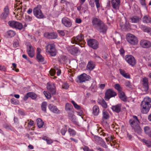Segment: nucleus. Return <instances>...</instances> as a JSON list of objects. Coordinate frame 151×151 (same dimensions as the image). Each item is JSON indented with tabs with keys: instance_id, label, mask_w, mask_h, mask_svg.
Returning <instances> with one entry per match:
<instances>
[{
	"instance_id": "f257e3e1",
	"label": "nucleus",
	"mask_w": 151,
	"mask_h": 151,
	"mask_svg": "<svg viewBox=\"0 0 151 151\" xmlns=\"http://www.w3.org/2000/svg\"><path fill=\"white\" fill-rule=\"evenodd\" d=\"M92 23L93 27L103 34L106 33L107 29V26L99 19L93 18Z\"/></svg>"
},
{
	"instance_id": "f03ea898",
	"label": "nucleus",
	"mask_w": 151,
	"mask_h": 151,
	"mask_svg": "<svg viewBox=\"0 0 151 151\" xmlns=\"http://www.w3.org/2000/svg\"><path fill=\"white\" fill-rule=\"evenodd\" d=\"M141 107L142 113L147 114L151 107V98L148 96L145 97L141 102Z\"/></svg>"
},
{
	"instance_id": "7ed1b4c3",
	"label": "nucleus",
	"mask_w": 151,
	"mask_h": 151,
	"mask_svg": "<svg viewBox=\"0 0 151 151\" xmlns=\"http://www.w3.org/2000/svg\"><path fill=\"white\" fill-rule=\"evenodd\" d=\"M129 123L134 132L139 134L142 132V129L139 125V121L136 116H133L129 120Z\"/></svg>"
},
{
	"instance_id": "20e7f679",
	"label": "nucleus",
	"mask_w": 151,
	"mask_h": 151,
	"mask_svg": "<svg viewBox=\"0 0 151 151\" xmlns=\"http://www.w3.org/2000/svg\"><path fill=\"white\" fill-rule=\"evenodd\" d=\"M9 25L13 28L21 30L23 27L22 23L15 21H10L8 22Z\"/></svg>"
},
{
	"instance_id": "39448f33",
	"label": "nucleus",
	"mask_w": 151,
	"mask_h": 151,
	"mask_svg": "<svg viewBox=\"0 0 151 151\" xmlns=\"http://www.w3.org/2000/svg\"><path fill=\"white\" fill-rule=\"evenodd\" d=\"M33 11L34 15L37 18L41 19L44 17V15L39 7V6L35 7Z\"/></svg>"
},
{
	"instance_id": "423d86ee",
	"label": "nucleus",
	"mask_w": 151,
	"mask_h": 151,
	"mask_svg": "<svg viewBox=\"0 0 151 151\" xmlns=\"http://www.w3.org/2000/svg\"><path fill=\"white\" fill-rule=\"evenodd\" d=\"M126 39L131 45H135L138 43V41L137 37L132 34H128L127 36Z\"/></svg>"
},
{
	"instance_id": "0eeeda50",
	"label": "nucleus",
	"mask_w": 151,
	"mask_h": 151,
	"mask_svg": "<svg viewBox=\"0 0 151 151\" xmlns=\"http://www.w3.org/2000/svg\"><path fill=\"white\" fill-rule=\"evenodd\" d=\"M46 52H48L52 56L56 55L55 45L54 44H48L46 46Z\"/></svg>"
},
{
	"instance_id": "6e6552de",
	"label": "nucleus",
	"mask_w": 151,
	"mask_h": 151,
	"mask_svg": "<svg viewBox=\"0 0 151 151\" xmlns=\"http://www.w3.org/2000/svg\"><path fill=\"white\" fill-rule=\"evenodd\" d=\"M117 95L116 93L111 89L106 90L104 98L106 100H109L111 98L114 97Z\"/></svg>"
},
{
	"instance_id": "1a4fd4ad",
	"label": "nucleus",
	"mask_w": 151,
	"mask_h": 151,
	"mask_svg": "<svg viewBox=\"0 0 151 151\" xmlns=\"http://www.w3.org/2000/svg\"><path fill=\"white\" fill-rule=\"evenodd\" d=\"M125 60L128 64L133 67L136 64V60L134 56L131 55H127L125 56Z\"/></svg>"
},
{
	"instance_id": "9d476101",
	"label": "nucleus",
	"mask_w": 151,
	"mask_h": 151,
	"mask_svg": "<svg viewBox=\"0 0 151 151\" xmlns=\"http://www.w3.org/2000/svg\"><path fill=\"white\" fill-rule=\"evenodd\" d=\"M88 45L94 49H96L99 47V43L96 40L90 39L87 41Z\"/></svg>"
},
{
	"instance_id": "9b49d317",
	"label": "nucleus",
	"mask_w": 151,
	"mask_h": 151,
	"mask_svg": "<svg viewBox=\"0 0 151 151\" xmlns=\"http://www.w3.org/2000/svg\"><path fill=\"white\" fill-rule=\"evenodd\" d=\"M84 37L83 35L81 34L76 37V45L78 44L81 47H83L85 42L83 40Z\"/></svg>"
},
{
	"instance_id": "f8f14e48",
	"label": "nucleus",
	"mask_w": 151,
	"mask_h": 151,
	"mask_svg": "<svg viewBox=\"0 0 151 151\" xmlns=\"http://www.w3.org/2000/svg\"><path fill=\"white\" fill-rule=\"evenodd\" d=\"M140 46L143 48H148L151 46V42L147 40H142L140 42Z\"/></svg>"
},
{
	"instance_id": "ddd939ff",
	"label": "nucleus",
	"mask_w": 151,
	"mask_h": 151,
	"mask_svg": "<svg viewBox=\"0 0 151 151\" xmlns=\"http://www.w3.org/2000/svg\"><path fill=\"white\" fill-rule=\"evenodd\" d=\"M44 37L47 39H55L58 37L57 33L54 32H46L44 33Z\"/></svg>"
},
{
	"instance_id": "4468645a",
	"label": "nucleus",
	"mask_w": 151,
	"mask_h": 151,
	"mask_svg": "<svg viewBox=\"0 0 151 151\" xmlns=\"http://www.w3.org/2000/svg\"><path fill=\"white\" fill-rule=\"evenodd\" d=\"M27 51L29 57L32 58L34 56L35 53V50L31 45L27 46Z\"/></svg>"
},
{
	"instance_id": "2eb2a0df",
	"label": "nucleus",
	"mask_w": 151,
	"mask_h": 151,
	"mask_svg": "<svg viewBox=\"0 0 151 151\" xmlns=\"http://www.w3.org/2000/svg\"><path fill=\"white\" fill-rule=\"evenodd\" d=\"M120 0H111V4L113 8L115 10L119 9L120 5Z\"/></svg>"
},
{
	"instance_id": "dca6fc26",
	"label": "nucleus",
	"mask_w": 151,
	"mask_h": 151,
	"mask_svg": "<svg viewBox=\"0 0 151 151\" xmlns=\"http://www.w3.org/2000/svg\"><path fill=\"white\" fill-rule=\"evenodd\" d=\"M29 97L31 98L32 99H35L37 98V95L33 92H29L24 95L23 99L24 101H26Z\"/></svg>"
},
{
	"instance_id": "f3484780",
	"label": "nucleus",
	"mask_w": 151,
	"mask_h": 151,
	"mask_svg": "<svg viewBox=\"0 0 151 151\" xmlns=\"http://www.w3.org/2000/svg\"><path fill=\"white\" fill-rule=\"evenodd\" d=\"M49 109L52 112L56 114L60 113V111L59 110L56 106L52 104H50L48 106Z\"/></svg>"
},
{
	"instance_id": "a211bd4d",
	"label": "nucleus",
	"mask_w": 151,
	"mask_h": 151,
	"mask_svg": "<svg viewBox=\"0 0 151 151\" xmlns=\"http://www.w3.org/2000/svg\"><path fill=\"white\" fill-rule=\"evenodd\" d=\"M62 22L65 26L67 27H70L72 25L71 20L66 17H64L62 18Z\"/></svg>"
},
{
	"instance_id": "6ab92c4d",
	"label": "nucleus",
	"mask_w": 151,
	"mask_h": 151,
	"mask_svg": "<svg viewBox=\"0 0 151 151\" xmlns=\"http://www.w3.org/2000/svg\"><path fill=\"white\" fill-rule=\"evenodd\" d=\"M90 78V76H87L85 73L81 74L78 77L80 83L84 82H85L86 81L88 80Z\"/></svg>"
},
{
	"instance_id": "aec40b11",
	"label": "nucleus",
	"mask_w": 151,
	"mask_h": 151,
	"mask_svg": "<svg viewBox=\"0 0 151 151\" xmlns=\"http://www.w3.org/2000/svg\"><path fill=\"white\" fill-rule=\"evenodd\" d=\"M142 83L143 87L144 89V91L146 92H147L149 88L148 78L146 77L143 78L142 81Z\"/></svg>"
},
{
	"instance_id": "412c9836",
	"label": "nucleus",
	"mask_w": 151,
	"mask_h": 151,
	"mask_svg": "<svg viewBox=\"0 0 151 151\" xmlns=\"http://www.w3.org/2000/svg\"><path fill=\"white\" fill-rule=\"evenodd\" d=\"M47 89L51 92L52 94L54 95L55 94V86L53 83H47Z\"/></svg>"
},
{
	"instance_id": "4be33fe9",
	"label": "nucleus",
	"mask_w": 151,
	"mask_h": 151,
	"mask_svg": "<svg viewBox=\"0 0 151 151\" xmlns=\"http://www.w3.org/2000/svg\"><path fill=\"white\" fill-rule=\"evenodd\" d=\"M4 12L1 15L0 17L2 19H5L8 17L9 14V9L6 6L4 9Z\"/></svg>"
},
{
	"instance_id": "5701e85b",
	"label": "nucleus",
	"mask_w": 151,
	"mask_h": 151,
	"mask_svg": "<svg viewBox=\"0 0 151 151\" xmlns=\"http://www.w3.org/2000/svg\"><path fill=\"white\" fill-rule=\"evenodd\" d=\"M121 104H118L115 106H112L111 108L113 111L119 113L121 111Z\"/></svg>"
},
{
	"instance_id": "b1692460",
	"label": "nucleus",
	"mask_w": 151,
	"mask_h": 151,
	"mask_svg": "<svg viewBox=\"0 0 151 151\" xmlns=\"http://www.w3.org/2000/svg\"><path fill=\"white\" fill-rule=\"evenodd\" d=\"M65 109L68 113L69 112L73 113V107L70 104L67 103L66 104Z\"/></svg>"
},
{
	"instance_id": "393cba45",
	"label": "nucleus",
	"mask_w": 151,
	"mask_h": 151,
	"mask_svg": "<svg viewBox=\"0 0 151 151\" xmlns=\"http://www.w3.org/2000/svg\"><path fill=\"white\" fill-rule=\"evenodd\" d=\"M143 22L145 23H151V18L150 17L146 15L144 16L142 18Z\"/></svg>"
},
{
	"instance_id": "a878e982",
	"label": "nucleus",
	"mask_w": 151,
	"mask_h": 151,
	"mask_svg": "<svg viewBox=\"0 0 151 151\" xmlns=\"http://www.w3.org/2000/svg\"><path fill=\"white\" fill-rule=\"evenodd\" d=\"M109 118V115L108 112L105 110H103L102 111V120L103 121L108 119Z\"/></svg>"
},
{
	"instance_id": "bb28decb",
	"label": "nucleus",
	"mask_w": 151,
	"mask_h": 151,
	"mask_svg": "<svg viewBox=\"0 0 151 151\" xmlns=\"http://www.w3.org/2000/svg\"><path fill=\"white\" fill-rule=\"evenodd\" d=\"M99 112V106L97 105H94L93 108V114L95 116H98Z\"/></svg>"
},
{
	"instance_id": "cd10ccee",
	"label": "nucleus",
	"mask_w": 151,
	"mask_h": 151,
	"mask_svg": "<svg viewBox=\"0 0 151 151\" xmlns=\"http://www.w3.org/2000/svg\"><path fill=\"white\" fill-rule=\"evenodd\" d=\"M76 109L79 110V111H76L77 115L82 117V116L83 115V112L82 110V108L81 106L76 104Z\"/></svg>"
},
{
	"instance_id": "c85d7f7f",
	"label": "nucleus",
	"mask_w": 151,
	"mask_h": 151,
	"mask_svg": "<svg viewBox=\"0 0 151 151\" xmlns=\"http://www.w3.org/2000/svg\"><path fill=\"white\" fill-rule=\"evenodd\" d=\"M68 49V52L72 55H76V48L74 45L69 47Z\"/></svg>"
},
{
	"instance_id": "c756f323",
	"label": "nucleus",
	"mask_w": 151,
	"mask_h": 151,
	"mask_svg": "<svg viewBox=\"0 0 151 151\" xmlns=\"http://www.w3.org/2000/svg\"><path fill=\"white\" fill-rule=\"evenodd\" d=\"M98 103L101 105L104 109H106L107 107V104L104 100L103 99H101L99 100L98 101Z\"/></svg>"
},
{
	"instance_id": "7c9ffc66",
	"label": "nucleus",
	"mask_w": 151,
	"mask_h": 151,
	"mask_svg": "<svg viewBox=\"0 0 151 151\" xmlns=\"http://www.w3.org/2000/svg\"><path fill=\"white\" fill-rule=\"evenodd\" d=\"M119 93V96L120 99L124 101H126L127 99L124 93L122 91Z\"/></svg>"
},
{
	"instance_id": "2f4dec72",
	"label": "nucleus",
	"mask_w": 151,
	"mask_h": 151,
	"mask_svg": "<svg viewBox=\"0 0 151 151\" xmlns=\"http://www.w3.org/2000/svg\"><path fill=\"white\" fill-rule=\"evenodd\" d=\"M96 81H94L93 82L91 86L90 87V89L92 91L95 92L96 91Z\"/></svg>"
},
{
	"instance_id": "473e14b6",
	"label": "nucleus",
	"mask_w": 151,
	"mask_h": 151,
	"mask_svg": "<svg viewBox=\"0 0 151 151\" xmlns=\"http://www.w3.org/2000/svg\"><path fill=\"white\" fill-rule=\"evenodd\" d=\"M130 19L132 23H137L139 22L140 18L138 16H134L131 17Z\"/></svg>"
},
{
	"instance_id": "72a5a7b5",
	"label": "nucleus",
	"mask_w": 151,
	"mask_h": 151,
	"mask_svg": "<svg viewBox=\"0 0 151 151\" xmlns=\"http://www.w3.org/2000/svg\"><path fill=\"white\" fill-rule=\"evenodd\" d=\"M36 58L38 62L42 63L43 64L45 63L44 58L41 54L37 55Z\"/></svg>"
},
{
	"instance_id": "f704fd0d",
	"label": "nucleus",
	"mask_w": 151,
	"mask_h": 151,
	"mask_svg": "<svg viewBox=\"0 0 151 151\" xmlns=\"http://www.w3.org/2000/svg\"><path fill=\"white\" fill-rule=\"evenodd\" d=\"M102 147L107 148H108V146L106 145L105 142L101 138L98 143Z\"/></svg>"
},
{
	"instance_id": "c9c22d12",
	"label": "nucleus",
	"mask_w": 151,
	"mask_h": 151,
	"mask_svg": "<svg viewBox=\"0 0 151 151\" xmlns=\"http://www.w3.org/2000/svg\"><path fill=\"white\" fill-rule=\"evenodd\" d=\"M74 112L72 113V112H69L68 117L69 119L73 122L74 123L76 122V119L75 118V116L74 114Z\"/></svg>"
},
{
	"instance_id": "e433bc0d",
	"label": "nucleus",
	"mask_w": 151,
	"mask_h": 151,
	"mask_svg": "<svg viewBox=\"0 0 151 151\" xmlns=\"http://www.w3.org/2000/svg\"><path fill=\"white\" fill-rule=\"evenodd\" d=\"M58 61L61 63H65L67 61V58L64 55H61L58 58Z\"/></svg>"
},
{
	"instance_id": "4c0bfd02",
	"label": "nucleus",
	"mask_w": 151,
	"mask_h": 151,
	"mask_svg": "<svg viewBox=\"0 0 151 151\" xmlns=\"http://www.w3.org/2000/svg\"><path fill=\"white\" fill-rule=\"evenodd\" d=\"M94 68V65L92 62H89L87 66V69L89 70H92Z\"/></svg>"
},
{
	"instance_id": "58836bf2",
	"label": "nucleus",
	"mask_w": 151,
	"mask_h": 151,
	"mask_svg": "<svg viewBox=\"0 0 151 151\" xmlns=\"http://www.w3.org/2000/svg\"><path fill=\"white\" fill-rule=\"evenodd\" d=\"M37 125L39 128L42 127L44 124V122L40 118H38L36 120Z\"/></svg>"
},
{
	"instance_id": "ea45409f",
	"label": "nucleus",
	"mask_w": 151,
	"mask_h": 151,
	"mask_svg": "<svg viewBox=\"0 0 151 151\" xmlns=\"http://www.w3.org/2000/svg\"><path fill=\"white\" fill-rule=\"evenodd\" d=\"M7 33V35L8 36V37L9 38L14 37L16 34L15 32L12 30H10L8 31Z\"/></svg>"
},
{
	"instance_id": "a19ab883",
	"label": "nucleus",
	"mask_w": 151,
	"mask_h": 151,
	"mask_svg": "<svg viewBox=\"0 0 151 151\" xmlns=\"http://www.w3.org/2000/svg\"><path fill=\"white\" fill-rule=\"evenodd\" d=\"M47 103L46 102H43L41 105L42 110L45 112L46 113Z\"/></svg>"
},
{
	"instance_id": "79ce46f5",
	"label": "nucleus",
	"mask_w": 151,
	"mask_h": 151,
	"mask_svg": "<svg viewBox=\"0 0 151 151\" xmlns=\"http://www.w3.org/2000/svg\"><path fill=\"white\" fill-rule=\"evenodd\" d=\"M114 88L118 91L119 92L122 91V88L119 84H115Z\"/></svg>"
},
{
	"instance_id": "37998d69",
	"label": "nucleus",
	"mask_w": 151,
	"mask_h": 151,
	"mask_svg": "<svg viewBox=\"0 0 151 151\" xmlns=\"http://www.w3.org/2000/svg\"><path fill=\"white\" fill-rule=\"evenodd\" d=\"M142 142L145 143L148 147H151V142L150 141L143 139H142Z\"/></svg>"
},
{
	"instance_id": "c03bdc74",
	"label": "nucleus",
	"mask_w": 151,
	"mask_h": 151,
	"mask_svg": "<svg viewBox=\"0 0 151 151\" xmlns=\"http://www.w3.org/2000/svg\"><path fill=\"white\" fill-rule=\"evenodd\" d=\"M144 130L145 132L147 134H148L151 131V129L148 126H146L144 127Z\"/></svg>"
},
{
	"instance_id": "a18cd8bd",
	"label": "nucleus",
	"mask_w": 151,
	"mask_h": 151,
	"mask_svg": "<svg viewBox=\"0 0 151 151\" xmlns=\"http://www.w3.org/2000/svg\"><path fill=\"white\" fill-rule=\"evenodd\" d=\"M75 74L71 73L70 76L68 78L69 80L71 82H73L74 79L75 78V77L74 76Z\"/></svg>"
},
{
	"instance_id": "49530a36",
	"label": "nucleus",
	"mask_w": 151,
	"mask_h": 151,
	"mask_svg": "<svg viewBox=\"0 0 151 151\" xmlns=\"http://www.w3.org/2000/svg\"><path fill=\"white\" fill-rule=\"evenodd\" d=\"M68 132L70 135L73 136L76 134V132L75 130L69 128L68 129Z\"/></svg>"
},
{
	"instance_id": "de8ad7c7",
	"label": "nucleus",
	"mask_w": 151,
	"mask_h": 151,
	"mask_svg": "<svg viewBox=\"0 0 151 151\" xmlns=\"http://www.w3.org/2000/svg\"><path fill=\"white\" fill-rule=\"evenodd\" d=\"M44 94L45 95V96L47 99H50L51 98V95L50 93L46 91H44Z\"/></svg>"
},
{
	"instance_id": "09e8293b",
	"label": "nucleus",
	"mask_w": 151,
	"mask_h": 151,
	"mask_svg": "<svg viewBox=\"0 0 151 151\" xmlns=\"http://www.w3.org/2000/svg\"><path fill=\"white\" fill-rule=\"evenodd\" d=\"M125 85L127 87L129 88H131L132 85L131 83L129 81H127L125 83Z\"/></svg>"
},
{
	"instance_id": "8fccbe9b",
	"label": "nucleus",
	"mask_w": 151,
	"mask_h": 151,
	"mask_svg": "<svg viewBox=\"0 0 151 151\" xmlns=\"http://www.w3.org/2000/svg\"><path fill=\"white\" fill-rule=\"evenodd\" d=\"M82 149L84 151H94L93 149H91L88 147L86 146H84Z\"/></svg>"
},
{
	"instance_id": "3c124183",
	"label": "nucleus",
	"mask_w": 151,
	"mask_h": 151,
	"mask_svg": "<svg viewBox=\"0 0 151 151\" xmlns=\"http://www.w3.org/2000/svg\"><path fill=\"white\" fill-rule=\"evenodd\" d=\"M50 73L51 76H54L56 73L55 67V69H51L50 71Z\"/></svg>"
},
{
	"instance_id": "603ef678",
	"label": "nucleus",
	"mask_w": 151,
	"mask_h": 151,
	"mask_svg": "<svg viewBox=\"0 0 151 151\" xmlns=\"http://www.w3.org/2000/svg\"><path fill=\"white\" fill-rule=\"evenodd\" d=\"M67 129L66 127H65L62 128L60 131L62 134L63 135H64L66 132H67Z\"/></svg>"
},
{
	"instance_id": "864d4df0",
	"label": "nucleus",
	"mask_w": 151,
	"mask_h": 151,
	"mask_svg": "<svg viewBox=\"0 0 151 151\" xmlns=\"http://www.w3.org/2000/svg\"><path fill=\"white\" fill-rule=\"evenodd\" d=\"M13 46L14 48H16L19 46V43L17 40H15L13 43Z\"/></svg>"
},
{
	"instance_id": "5fc2aeb1",
	"label": "nucleus",
	"mask_w": 151,
	"mask_h": 151,
	"mask_svg": "<svg viewBox=\"0 0 151 151\" xmlns=\"http://www.w3.org/2000/svg\"><path fill=\"white\" fill-rule=\"evenodd\" d=\"M25 20L27 22H30L32 20V17H30L29 15H25Z\"/></svg>"
},
{
	"instance_id": "6e6d98bb",
	"label": "nucleus",
	"mask_w": 151,
	"mask_h": 151,
	"mask_svg": "<svg viewBox=\"0 0 151 151\" xmlns=\"http://www.w3.org/2000/svg\"><path fill=\"white\" fill-rule=\"evenodd\" d=\"M96 4V6L98 10H99L100 7V4L99 3V0H94Z\"/></svg>"
},
{
	"instance_id": "4d7b16f0",
	"label": "nucleus",
	"mask_w": 151,
	"mask_h": 151,
	"mask_svg": "<svg viewBox=\"0 0 151 151\" xmlns=\"http://www.w3.org/2000/svg\"><path fill=\"white\" fill-rule=\"evenodd\" d=\"M57 32L60 35L62 36H64L65 35V33L64 31L58 30Z\"/></svg>"
},
{
	"instance_id": "13d9d810",
	"label": "nucleus",
	"mask_w": 151,
	"mask_h": 151,
	"mask_svg": "<svg viewBox=\"0 0 151 151\" xmlns=\"http://www.w3.org/2000/svg\"><path fill=\"white\" fill-rule=\"evenodd\" d=\"M144 32H147L150 35H151V28L147 27L146 29H145Z\"/></svg>"
},
{
	"instance_id": "bf43d9fd",
	"label": "nucleus",
	"mask_w": 151,
	"mask_h": 151,
	"mask_svg": "<svg viewBox=\"0 0 151 151\" xmlns=\"http://www.w3.org/2000/svg\"><path fill=\"white\" fill-rule=\"evenodd\" d=\"M28 123V125H30V126H32L34 124V122L31 119H28L27 120Z\"/></svg>"
},
{
	"instance_id": "052dcab7",
	"label": "nucleus",
	"mask_w": 151,
	"mask_h": 151,
	"mask_svg": "<svg viewBox=\"0 0 151 151\" xmlns=\"http://www.w3.org/2000/svg\"><path fill=\"white\" fill-rule=\"evenodd\" d=\"M93 138L95 141L97 142L98 143L101 137L97 136H94Z\"/></svg>"
},
{
	"instance_id": "680f3d73",
	"label": "nucleus",
	"mask_w": 151,
	"mask_h": 151,
	"mask_svg": "<svg viewBox=\"0 0 151 151\" xmlns=\"http://www.w3.org/2000/svg\"><path fill=\"white\" fill-rule=\"evenodd\" d=\"M56 72L57 73V75L58 76H60L61 73V70L58 68L55 67Z\"/></svg>"
},
{
	"instance_id": "e2e57ef3",
	"label": "nucleus",
	"mask_w": 151,
	"mask_h": 151,
	"mask_svg": "<svg viewBox=\"0 0 151 151\" xmlns=\"http://www.w3.org/2000/svg\"><path fill=\"white\" fill-rule=\"evenodd\" d=\"M62 87L65 89H67L69 88L68 84L67 83H64L62 85Z\"/></svg>"
},
{
	"instance_id": "0e129e2a",
	"label": "nucleus",
	"mask_w": 151,
	"mask_h": 151,
	"mask_svg": "<svg viewBox=\"0 0 151 151\" xmlns=\"http://www.w3.org/2000/svg\"><path fill=\"white\" fill-rule=\"evenodd\" d=\"M107 137L109 139L110 142L113 141L115 138L114 135L110 136L109 134L107 136Z\"/></svg>"
},
{
	"instance_id": "69168bd1",
	"label": "nucleus",
	"mask_w": 151,
	"mask_h": 151,
	"mask_svg": "<svg viewBox=\"0 0 151 151\" xmlns=\"http://www.w3.org/2000/svg\"><path fill=\"white\" fill-rule=\"evenodd\" d=\"M60 2L61 3L63 4L65 3L66 6H67L68 5H70V4L69 2L67 1L66 0H60Z\"/></svg>"
},
{
	"instance_id": "338daca9",
	"label": "nucleus",
	"mask_w": 151,
	"mask_h": 151,
	"mask_svg": "<svg viewBox=\"0 0 151 151\" xmlns=\"http://www.w3.org/2000/svg\"><path fill=\"white\" fill-rule=\"evenodd\" d=\"M147 27L146 26L143 25H141L140 26V28L144 32L145 29H146V28Z\"/></svg>"
},
{
	"instance_id": "774afa93",
	"label": "nucleus",
	"mask_w": 151,
	"mask_h": 151,
	"mask_svg": "<svg viewBox=\"0 0 151 151\" xmlns=\"http://www.w3.org/2000/svg\"><path fill=\"white\" fill-rule=\"evenodd\" d=\"M140 2L141 4L143 6H146L145 0H140Z\"/></svg>"
}]
</instances>
